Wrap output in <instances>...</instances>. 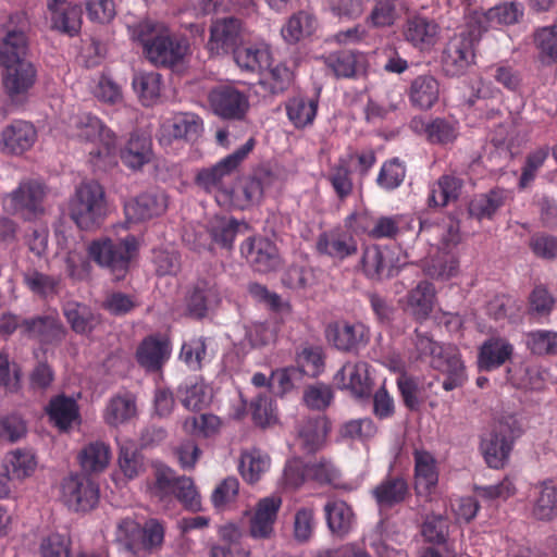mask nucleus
Instances as JSON below:
<instances>
[{"label":"nucleus","instance_id":"nucleus-1","mask_svg":"<svg viewBox=\"0 0 557 557\" xmlns=\"http://www.w3.org/2000/svg\"><path fill=\"white\" fill-rule=\"evenodd\" d=\"M69 211L81 230L98 227L107 213L103 187L97 181L82 182L70 200Z\"/></svg>","mask_w":557,"mask_h":557},{"label":"nucleus","instance_id":"nucleus-2","mask_svg":"<svg viewBox=\"0 0 557 557\" xmlns=\"http://www.w3.org/2000/svg\"><path fill=\"white\" fill-rule=\"evenodd\" d=\"M137 250V240L133 235L125 238L101 237L88 246L89 258L108 269L115 280H121L128 271L129 262Z\"/></svg>","mask_w":557,"mask_h":557},{"label":"nucleus","instance_id":"nucleus-3","mask_svg":"<svg viewBox=\"0 0 557 557\" xmlns=\"http://www.w3.org/2000/svg\"><path fill=\"white\" fill-rule=\"evenodd\" d=\"M49 187L39 178H24L4 197V207L24 220H34L45 214V201Z\"/></svg>","mask_w":557,"mask_h":557},{"label":"nucleus","instance_id":"nucleus-4","mask_svg":"<svg viewBox=\"0 0 557 557\" xmlns=\"http://www.w3.org/2000/svg\"><path fill=\"white\" fill-rule=\"evenodd\" d=\"M520 434V425L513 416H504L493 424L481 442L483 456L491 468L499 469L504 466Z\"/></svg>","mask_w":557,"mask_h":557},{"label":"nucleus","instance_id":"nucleus-5","mask_svg":"<svg viewBox=\"0 0 557 557\" xmlns=\"http://www.w3.org/2000/svg\"><path fill=\"white\" fill-rule=\"evenodd\" d=\"M28 23L25 15L15 13L0 27V65L28 60Z\"/></svg>","mask_w":557,"mask_h":557},{"label":"nucleus","instance_id":"nucleus-6","mask_svg":"<svg viewBox=\"0 0 557 557\" xmlns=\"http://www.w3.org/2000/svg\"><path fill=\"white\" fill-rule=\"evenodd\" d=\"M275 181V174L267 166L256 169L247 176L238 187L225 190V196L234 208L245 210L258 205L262 198L264 189L271 186Z\"/></svg>","mask_w":557,"mask_h":557},{"label":"nucleus","instance_id":"nucleus-7","mask_svg":"<svg viewBox=\"0 0 557 557\" xmlns=\"http://www.w3.org/2000/svg\"><path fill=\"white\" fill-rule=\"evenodd\" d=\"M208 98L213 113L223 120L243 121L250 108L248 96L230 85L213 88Z\"/></svg>","mask_w":557,"mask_h":557},{"label":"nucleus","instance_id":"nucleus-8","mask_svg":"<svg viewBox=\"0 0 557 557\" xmlns=\"http://www.w3.org/2000/svg\"><path fill=\"white\" fill-rule=\"evenodd\" d=\"M255 147V139L249 138L245 145L209 169L201 170L197 175V183L205 189L221 190L225 194L224 180L228 177L247 158Z\"/></svg>","mask_w":557,"mask_h":557},{"label":"nucleus","instance_id":"nucleus-9","mask_svg":"<svg viewBox=\"0 0 557 557\" xmlns=\"http://www.w3.org/2000/svg\"><path fill=\"white\" fill-rule=\"evenodd\" d=\"M61 499L71 510L88 511L97 505L99 491L85 474H71L61 483Z\"/></svg>","mask_w":557,"mask_h":557},{"label":"nucleus","instance_id":"nucleus-10","mask_svg":"<svg viewBox=\"0 0 557 557\" xmlns=\"http://www.w3.org/2000/svg\"><path fill=\"white\" fill-rule=\"evenodd\" d=\"M77 137L87 143L98 144L89 154L91 160L109 158L116 145L115 135L96 116L83 115L76 123Z\"/></svg>","mask_w":557,"mask_h":557},{"label":"nucleus","instance_id":"nucleus-11","mask_svg":"<svg viewBox=\"0 0 557 557\" xmlns=\"http://www.w3.org/2000/svg\"><path fill=\"white\" fill-rule=\"evenodd\" d=\"M244 33L242 20L234 16L218 18L210 27L208 42L210 52L214 54L232 52L242 45Z\"/></svg>","mask_w":557,"mask_h":557},{"label":"nucleus","instance_id":"nucleus-12","mask_svg":"<svg viewBox=\"0 0 557 557\" xmlns=\"http://www.w3.org/2000/svg\"><path fill=\"white\" fill-rule=\"evenodd\" d=\"M3 86L14 102H21L37 78L35 65L29 60L3 64Z\"/></svg>","mask_w":557,"mask_h":557},{"label":"nucleus","instance_id":"nucleus-13","mask_svg":"<svg viewBox=\"0 0 557 557\" xmlns=\"http://www.w3.org/2000/svg\"><path fill=\"white\" fill-rule=\"evenodd\" d=\"M473 32L453 37L446 45L442 62L444 71L450 76H458L470 66L474 60Z\"/></svg>","mask_w":557,"mask_h":557},{"label":"nucleus","instance_id":"nucleus-14","mask_svg":"<svg viewBox=\"0 0 557 557\" xmlns=\"http://www.w3.org/2000/svg\"><path fill=\"white\" fill-rule=\"evenodd\" d=\"M188 44L184 39H177L163 33L150 42L144 53L147 59L157 66L172 67L180 63L186 55Z\"/></svg>","mask_w":557,"mask_h":557},{"label":"nucleus","instance_id":"nucleus-15","mask_svg":"<svg viewBox=\"0 0 557 557\" xmlns=\"http://www.w3.org/2000/svg\"><path fill=\"white\" fill-rule=\"evenodd\" d=\"M202 132V121L193 113H177L162 124L159 131V141L171 145L173 140H196Z\"/></svg>","mask_w":557,"mask_h":557},{"label":"nucleus","instance_id":"nucleus-16","mask_svg":"<svg viewBox=\"0 0 557 557\" xmlns=\"http://www.w3.org/2000/svg\"><path fill=\"white\" fill-rule=\"evenodd\" d=\"M37 139L35 126L24 120H15L1 132L0 146L7 154L20 156L29 150Z\"/></svg>","mask_w":557,"mask_h":557},{"label":"nucleus","instance_id":"nucleus-17","mask_svg":"<svg viewBox=\"0 0 557 557\" xmlns=\"http://www.w3.org/2000/svg\"><path fill=\"white\" fill-rule=\"evenodd\" d=\"M433 369L446 374L443 382L445 391H453L462 385L465 381V367L455 346H440L431 359Z\"/></svg>","mask_w":557,"mask_h":557},{"label":"nucleus","instance_id":"nucleus-18","mask_svg":"<svg viewBox=\"0 0 557 557\" xmlns=\"http://www.w3.org/2000/svg\"><path fill=\"white\" fill-rule=\"evenodd\" d=\"M282 499L278 496H269L260 499L249 521V534L257 540H268L274 534V523L277 518Z\"/></svg>","mask_w":557,"mask_h":557},{"label":"nucleus","instance_id":"nucleus-19","mask_svg":"<svg viewBox=\"0 0 557 557\" xmlns=\"http://www.w3.org/2000/svg\"><path fill=\"white\" fill-rule=\"evenodd\" d=\"M326 338L338 350L352 351L364 345L368 339L367 327L362 323L336 321L325 330Z\"/></svg>","mask_w":557,"mask_h":557},{"label":"nucleus","instance_id":"nucleus-20","mask_svg":"<svg viewBox=\"0 0 557 557\" xmlns=\"http://www.w3.org/2000/svg\"><path fill=\"white\" fill-rule=\"evenodd\" d=\"M168 208L164 194L145 193L127 201L124 211L127 221L138 223L160 216Z\"/></svg>","mask_w":557,"mask_h":557},{"label":"nucleus","instance_id":"nucleus-21","mask_svg":"<svg viewBox=\"0 0 557 557\" xmlns=\"http://www.w3.org/2000/svg\"><path fill=\"white\" fill-rule=\"evenodd\" d=\"M243 252L258 272L269 273L281 265V257L276 246L267 238L249 239L243 247Z\"/></svg>","mask_w":557,"mask_h":557},{"label":"nucleus","instance_id":"nucleus-22","mask_svg":"<svg viewBox=\"0 0 557 557\" xmlns=\"http://www.w3.org/2000/svg\"><path fill=\"white\" fill-rule=\"evenodd\" d=\"M342 388L349 389L357 398L368 397L372 391L369 364L364 361L346 362L335 375Z\"/></svg>","mask_w":557,"mask_h":557},{"label":"nucleus","instance_id":"nucleus-23","mask_svg":"<svg viewBox=\"0 0 557 557\" xmlns=\"http://www.w3.org/2000/svg\"><path fill=\"white\" fill-rule=\"evenodd\" d=\"M62 312L71 330L78 335L89 336L102 322L101 315L88 305L72 299L62 304Z\"/></svg>","mask_w":557,"mask_h":557},{"label":"nucleus","instance_id":"nucleus-24","mask_svg":"<svg viewBox=\"0 0 557 557\" xmlns=\"http://www.w3.org/2000/svg\"><path fill=\"white\" fill-rule=\"evenodd\" d=\"M66 333L62 322L52 315H37L22 321V334L38 337L46 344L62 342Z\"/></svg>","mask_w":557,"mask_h":557},{"label":"nucleus","instance_id":"nucleus-25","mask_svg":"<svg viewBox=\"0 0 557 557\" xmlns=\"http://www.w3.org/2000/svg\"><path fill=\"white\" fill-rule=\"evenodd\" d=\"M523 14V9L516 2H506L486 12L473 11L470 21L478 24V33L486 30L490 26L511 25L519 21Z\"/></svg>","mask_w":557,"mask_h":557},{"label":"nucleus","instance_id":"nucleus-26","mask_svg":"<svg viewBox=\"0 0 557 557\" xmlns=\"http://www.w3.org/2000/svg\"><path fill=\"white\" fill-rule=\"evenodd\" d=\"M371 494L380 510H388L404 503L410 495L408 482L399 475L387 476L379 483Z\"/></svg>","mask_w":557,"mask_h":557},{"label":"nucleus","instance_id":"nucleus-27","mask_svg":"<svg viewBox=\"0 0 557 557\" xmlns=\"http://www.w3.org/2000/svg\"><path fill=\"white\" fill-rule=\"evenodd\" d=\"M330 431V422L324 416L304 419L298 424V441L304 450L313 454L325 443Z\"/></svg>","mask_w":557,"mask_h":557},{"label":"nucleus","instance_id":"nucleus-28","mask_svg":"<svg viewBox=\"0 0 557 557\" xmlns=\"http://www.w3.org/2000/svg\"><path fill=\"white\" fill-rule=\"evenodd\" d=\"M361 265L364 274L371 280H383L393 275L394 267L388 250L377 246L364 249Z\"/></svg>","mask_w":557,"mask_h":557},{"label":"nucleus","instance_id":"nucleus-29","mask_svg":"<svg viewBox=\"0 0 557 557\" xmlns=\"http://www.w3.org/2000/svg\"><path fill=\"white\" fill-rule=\"evenodd\" d=\"M170 354L169 343L156 337H147L139 345L136 357L138 363L148 371H158Z\"/></svg>","mask_w":557,"mask_h":557},{"label":"nucleus","instance_id":"nucleus-30","mask_svg":"<svg viewBox=\"0 0 557 557\" xmlns=\"http://www.w3.org/2000/svg\"><path fill=\"white\" fill-rule=\"evenodd\" d=\"M440 84L432 75H420L410 85L409 99L413 107L428 110L438 100Z\"/></svg>","mask_w":557,"mask_h":557},{"label":"nucleus","instance_id":"nucleus-31","mask_svg":"<svg viewBox=\"0 0 557 557\" xmlns=\"http://www.w3.org/2000/svg\"><path fill=\"white\" fill-rule=\"evenodd\" d=\"M153 156L151 139L146 135L134 133L121 151L122 161L132 169H140L151 161Z\"/></svg>","mask_w":557,"mask_h":557},{"label":"nucleus","instance_id":"nucleus-32","mask_svg":"<svg viewBox=\"0 0 557 557\" xmlns=\"http://www.w3.org/2000/svg\"><path fill=\"white\" fill-rule=\"evenodd\" d=\"M512 355V346L504 338L485 341L479 352V368L491 371L504 364Z\"/></svg>","mask_w":557,"mask_h":557},{"label":"nucleus","instance_id":"nucleus-33","mask_svg":"<svg viewBox=\"0 0 557 557\" xmlns=\"http://www.w3.org/2000/svg\"><path fill=\"white\" fill-rule=\"evenodd\" d=\"M248 224L226 216H214L209 223L212 240L221 247L231 249L237 234H246Z\"/></svg>","mask_w":557,"mask_h":557},{"label":"nucleus","instance_id":"nucleus-34","mask_svg":"<svg viewBox=\"0 0 557 557\" xmlns=\"http://www.w3.org/2000/svg\"><path fill=\"white\" fill-rule=\"evenodd\" d=\"M435 289L432 283L421 281L407 295V309L417 320H425L433 310Z\"/></svg>","mask_w":557,"mask_h":557},{"label":"nucleus","instance_id":"nucleus-35","mask_svg":"<svg viewBox=\"0 0 557 557\" xmlns=\"http://www.w3.org/2000/svg\"><path fill=\"white\" fill-rule=\"evenodd\" d=\"M404 36L413 46L428 49L436 42L437 25L425 17L416 16L407 21Z\"/></svg>","mask_w":557,"mask_h":557},{"label":"nucleus","instance_id":"nucleus-36","mask_svg":"<svg viewBox=\"0 0 557 557\" xmlns=\"http://www.w3.org/2000/svg\"><path fill=\"white\" fill-rule=\"evenodd\" d=\"M137 414L136 398L131 394L112 397L104 410V422L110 426H119L128 422Z\"/></svg>","mask_w":557,"mask_h":557},{"label":"nucleus","instance_id":"nucleus-37","mask_svg":"<svg viewBox=\"0 0 557 557\" xmlns=\"http://www.w3.org/2000/svg\"><path fill=\"white\" fill-rule=\"evenodd\" d=\"M47 412L50 420L62 431H66L73 422L79 419L76 401L65 395L52 398L47 407Z\"/></svg>","mask_w":557,"mask_h":557},{"label":"nucleus","instance_id":"nucleus-38","mask_svg":"<svg viewBox=\"0 0 557 557\" xmlns=\"http://www.w3.org/2000/svg\"><path fill=\"white\" fill-rule=\"evenodd\" d=\"M117 467L127 480H134L145 472L144 455L134 443L124 442L119 445Z\"/></svg>","mask_w":557,"mask_h":557},{"label":"nucleus","instance_id":"nucleus-39","mask_svg":"<svg viewBox=\"0 0 557 557\" xmlns=\"http://www.w3.org/2000/svg\"><path fill=\"white\" fill-rule=\"evenodd\" d=\"M317 27L315 17L306 12L299 11L292 15L282 28V36L288 44H296L301 38L310 36Z\"/></svg>","mask_w":557,"mask_h":557},{"label":"nucleus","instance_id":"nucleus-40","mask_svg":"<svg viewBox=\"0 0 557 557\" xmlns=\"http://www.w3.org/2000/svg\"><path fill=\"white\" fill-rule=\"evenodd\" d=\"M297 372L311 377L318 376L324 369L323 349L320 346L302 345L296 354Z\"/></svg>","mask_w":557,"mask_h":557},{"label":"nucleus","instance_id":"nucleus-41","mask_svg":"<svg viewBox=\"0 0 557 557\" xmlns=\"http://www.w3.org/2000/svg\"><path fill=\"white\" fill-rule=\"evenodd\" d=\"M317 248L321 253L344 259L357 252V243L348 235H322L317 243Z\"/></svg>","mask_w":557,"mask_h":557},{"label":"nucleus","instance_id":"nucleus-42","mask_svg":"<svg viewBox=\"0 0 557 557\" xmlns=\"http://www.w3.org/2000/svg\"><path fill=\"white\" fill-rule=\"evenodd\" d=\"M326 513L327 525L330 530L343 536L352 524L354 513L351 508L343 500L327 503L324 507Z\"/></svg>","mask_w":557,"mask_h":557},{"label":"nucleus","instance_id":"nucleus-43","mask_svg":"<svg viewBox=\"0 0 557 557\" xmlns=\"http://www.w3.org/2000/svg\"><path fill=\"white\" fill-rule=\"evenodd\" d=\"M110 457L109 445L103 442H94L81 451L79 461L85 471L100 472L109 465Z\"/></svg>","mask_w":557,"mask_h":557},{"label":"nucleus","instance_id":"nucleus-44","mask_svg":"<svg viewBox=\"0 0 557 557\" xmlns=\"http://www.w3.org/2000/svg\"><path fill=\"white\" fill-rule=\"evenodd\" d=\"M36 468L35 457L29 451L15 450L5 458V476L12 480H23L29 476Z\"/></svg>","mask_w":557,"mask_h":557},{"label":"nucleus","instance_id":"nucleus-45","mask_svg":"<svg viewBox=\"0 0 557 557\" xmlns=\"http://www.w3.org/2000/svg\"><path fill=\"white\" fill-rule=\"evenodd\" d=\"M133 87L143 104H152L160 96L161 75L157 72H138L133 77Z\"/></svg>","mask_w":557,"mask_h":557},{"label":"nucleus","instance_id":"nucleus-46","mask_svg":"<svg viewBox=\"0 0 557 557\" xmlns=\"http://www.w3.org/2000/svg\"><path fill=\"white\" fill-rule=\"evenodd\" d=\"M318 102L313 99L295 97L286 103V112L290 122L298 128L311 124L317 114Z\"/></svg>","mask_w":557,"mask_h":557},{"label":"nucleus","instance_id":"nucleus-47","mask_svg":"<svg viewBox=\"0 0 557 557\" xmlns=\"http://www.w3.org/2000/svg\"><path fill=\"white\" fill-rule=\"evenodd\" d=\"M236 64L247 72H260L269 63V52L256 47H242L240 45L233 51Z\"/></svg>","mask_w":557,"mask_h":557},{"label":"nucleus","instance_id":"nucleus-48","mask_svg":"<svg viewBox=\"0 0 557 557\" xmlns=\"http://www.w3.org/2000/svg\"><path fill=\"white\" fill-rule=\"evenodd\" d=\"M153 478L154 481L150 485L149 490L151 495L159 499L172 496L175 491L176 483L180 480V476L176 475L174 470L162 463L154 465Z\"/></svg>","mask_w":557,"mask_h":557},{"label":"nucleus","instance_id":"nucleus-49","mask_svg":"<svg viewBox=\"0 0 557 557\" xmlns=\"http://www.w3.org/2000/svg\"><path fill=\"white\" fill-rule=\"evenodd\" d=\"M268 466L269 459L259 450L252 449L242 454L238 468L243 479L252 484L259 481Z\"/></svg>","mask_w":557,"mask_h":557},{"label":"nucleus","instance_id":"nucleus-50","mask_svg":"<svg viewBox=\"0 0 557 557\" xmlns=\"http://www.w3.org/2000/svg\"><path fill=\"white\" fill-rule=\"evenodd\" d=\"M414 462L416 487H423L424 490L434 487L437 483L438 476L432 455L428 451H416Z\"/></svg>","mask_w":557,"mask_h":557},{"label":"nucleus","instance_id":"nucleus-51","mask_svg":"<svg viewBox=\"0 0 557 557\" xmlns=\"http://www.w3.org/2000/svg\"><path fill=\"white\" fill-rule=\"evenodd\" d=\"M221 420L211 413L191 416L184 420L183 430L190 435L211 437L220 431Z\"/></svg>","mask_w":557,"mask_h":557},{"label":"nucleus","instance_id":"nucleus-52","mask_svg":"<svg viewBox=\"0 0 557 557\" xmlns=\"http://www.w3.org/2000/svg\"><path fill=\"white\" fill-rule=\"evenodd\" d=\"M458 262L448 253L436 255L423 265V272L433 280H448L457 273Z\"/></svg>","mask_w":557,"mask_h":557},{"label":"nucleus","instance_id":"nucleus-53","mask_svg":"<svg viewBox=\"0 0 557 557\" xmlns=\"http://www.w3.org/2000/svg\"><path fill=\"white\" fill-rule=\"evenodd\" d=\"M503 201L500 191L491 190L488 194H483L472 199L468 211L471 216L478 220L490 219L503 206Z\"/></svg>","mask_w":557,"mask_h":557},{"label":"nucleus","instance_id":"nucleus-54","mask_svg":"<svg viewBox=\"0 0 557 557\" xmlns=\"http://www.w3.org/2000/svg\"><path fill=\"white\" fill-rule=\"evenodd\" d=\"M533 515L539 520H552L557 516V490L550 483L541 485Z\"/></svg>","mask_w":557,"mask_h":557},{"label":"nucleus","instance_id":"nucleus-55","mask_svg":"<svg viewBox=\"0 0 557 557\" xmlns=\"http://www.w3.org/2000/svg\"><path fill=\"white\" fill-rule=\"evenodd\" d=\"M24 284L37 296L47 298L58 294L59 280L37 270H32L23 275Z\"/></svg>","mask_w":557,"mask_h":557},{"label":"nucleus","instance_id":"nucleus-56","mask_svg":"<svg viewBox=\"0 0 557 557\" xmlns=\"http://www.w3.org/2000/svg\"><path fill=\"white\" fill-rule=\"evenodd\" d=\"M424 133L431 144L447 145L457 136V124L446 119L436 117L424 126Z\"/></svg>","mask_w":557,"mask_h":557},{"label":"nucleus","instance_id":"nucleus-57","mask_svg":"<svg viewBox=\"0 0 557 557\" xmlns=\"http://www.w3.org/2000/svg\"><path fill=\"white\" fill-rule=\"evenodd\" d=\"M421 533L429 543L444 544L449 533L448 519L442 515L426 516L422 524Z\"/></svg>","mask_w":557,"mask_h":557},{"label":"nucleus","instance_id":"nucleus-58","mask_svg":"<svg viewBox=\"0 0 557 557\" xmlns=\"http://www.w3.org/2000/svg\"><path fill=\"white\" fill-rule=\"evenodd\" d=\"M397 387L406 408L411 411L419 410L420 406L422 405V388L419 384V381L413 376L403 373L397 379Z\"/></svg>","mask_w":557,"mask_h":557},{"label":"nucleus","instance_id":"nucleus-59","mask_svg":"<svg viewBox=\"0 0 557 557\" xmlns=\"http://www.w3.org/2000/svg\"><path fill=\"white\" fill-rule=\"evenodd\" d=\"M293 82V73L286 65L277 64L270 69L268 75L259 82V86L271 94L285 91Z\"/></svg>","mask_w":557,"mask_h":557},{"label":"nucleus","instance_id":"nucleus-60","mask_svg":"<svg viewBox=\"0 0 557 557\" xmlns=\"http://www.w3.org/2000/svg\"><path fill=\"white\" fill-rule=\"evenodd\" d=\"M420 232H433L441 235L442 249L449 251L460 243L459 225L450 221L447 224H433L428 221L420 222Z\"/></svg>","mask_w":557,"mask_h":557},{"label":"nucleus","instance_id":"nucleus-61","mask_svg":"<svg viewBox=\"0 0 557 557\" xmlns=\"http://www.w3.org/2000/svg\"><path fill=\"white\" fill-rule=\"evenodd\" d=\"M140 525L132 519L122 520L116 528L115 541L126 550H139Z\"/></svg>","mask_w":557,"mask_h":557},{"label":"nucleus","instance_id":"nucleus-62","mask_svg":"<svg viewBox=\"0 0 557 557\" xmlns=\"http://www.w3.org/2000/svg\"><path fill=\"white\" fill-rule=\"evenodd\" d=\"M70 549V537L60 533L42 537L39 545L40 557H69Z\"/></svg>","mask_w":557,"mask_h":557},{"label":"nucleus","instance_id":"nucleus-63","mask_svg":"<svg viewBox=\"0 0 557 557\" xmlns=\"http://www.w3.org/2000/svg\"><path fill=\"white\" fill-rule=\"evenodd\" d=\"M356 55L350 51H339L325 58L326 66L336 77H352L356 73Z\"/></svg>","mask_w":557,"mask_h":557},{"label":"nucleus","instance_id":"nucleus-64","mask_svg":"<svg viewBox=\"0 0 557 557\" xmlns=\"http://www.w3.org/2000/svg\"><path fill=\"white\" fill-rule=\"evenodd\" d=\"M528 346L536 355L557 354V333L536 331L528 335Z\"/></svg>","mask_w":557,"mask_h":557}]
</instances>
